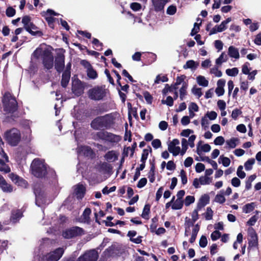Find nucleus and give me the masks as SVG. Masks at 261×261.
<instances>
[{
    "label": "nucleus",
    "mask_w": 261,
    "mask_h": 261,
    "mask_svg": "<svg viewBox=\"0 0 261 261\" xmlns=\"http://www.w3.org/2000/svg\"><path fill=\"white\" fill-rule=\"evenodd\" d=\"M206 220H212L213 216V211L210 207L206 208V212L203 214Z\"/></svg>",
    "instance_id": "obj_47"
},
{
    "label": "nucleus",
    "mask_w": 261,
    "mask_h": 261,
    "mask_svg": "<svg viewBox=\"0 0 261 261\" xmlns=\"http://www.w3.org/2000/svg\"><path fill=\"white\" fill-rule=\"evenodd\" d=\"M242 113V112L240 109L236 108L232 111L231 114V117L233 119L236 120L238 118V116L240 115Z\"/></svg>",
    "instance_id": "obj_62"
},
{
    "label": "nucleus",
    "mask_w": 261,
    "mask_h": 261,
    "mask_svg": "<svg viewBox=\"0 0 261 261\" xmlns=\"http://www.w3.org/2000/svg\"><path fill=\"white\" fill-rule=\"evenodd\" d=\"M100 168L108 173L110 172L112 169V166L107 163H102L100 166Z\"/></svg>",
    "instance_id": "obj_56"
},
{
    "label": "nucleus",
    "mask_w": 261,
    "mask_h": 261,
    "mask_svg": "<svg viewBox=\"0 0 261 261\" xmlns=\"http://www.w3.org/2000/svg\"><path fill=\"white\" fill-rule=\"evenodd\" d=\"M243 166L240 165L237 169V174L241 179L244 178L246 176V173L243 171Z\"/></svg>",
    "instance_id": "obj_57"
},
{
    "label": "nucleus",
    "mask_w": 261,
    "mask_h": 261,
    "mask_svg": "<svg viewBox=\"0 0 261 261\" xmlns=\"http://www.w3.org/2000/svg\"><path fill=\"white\" fill-rule=\"evenodd\" d=\"M77 153L79 155H84L89 158H92L93 155V152L91 148L86 146H78Z\"/></svg>",
    "instance_id": "obj_14"
},
{
    "label": "nucleus",
    "mask_w": 261,
    "mask_h": 261,
    "mask_svg": "<svg viewBox=\"0 0 261 261\" xmlns=\"http://www.w3.org/2000/svg\"><path fill=\"white\" fill-rule=\"evenodd\" d=\"M145 56L147 58H148V61L146 63L147 65H149L156 60V56L153 53H147L146 54H145Z\"/></svg>",
    "instance_id": "obj_40"
},
{
    "label": "nucleus",
    "mask_w": 261,
    "mask_h": 261,
    "mask_svg": "<svg viewBox=\"0 0 261 261\" xmlns=\"http://www.w3.org/2000/svg\"><path fill=\"white\" fill-rule=\"evenodd\" d=\"M199 246L202 248H204L207 246V240L206 237L202 235L199 240Z\"/></svg>",
    "instance_id": "obj_59"
},
{
    "label": "nucleus",
    "mask_w": 261,
    "mask_h": 261,
    "mask_svg": "<svg viewBox=\"0 0 261 261\" xmlns=\"http://www.w3.org/2000/svg\"><path fill=\"white\" fill-rule=\"evenodd\" d=\"M198 65V63H196L194 60H190L187 61L186 64L183 66V68L185 69L188 68L193 69H196Z\"/></svg>",
    "instance_id": "obj_33"
},
{
    "label": "nucleus",
    "mask_w": 261,
    "mask_h": 261,
    "mask_svg": "<svg viewBox=\"0 0 261 261\" xmlns=\"http://www.w3.org/2000/svg\"><path fill=\"white\" fill-rule=\"evenodd\" d=\"M162 103L163 104H166L169 107H171L173 105L174 101L173 98L171 96H168L166 98V100H162Z\"/></svg>",
    "instance_id": "obj_54"
},
{
    "label": "nucleus",
    "mask_w": 261,
    "mask_h": 261,
    "mask_svg": "<svg viewBox=\"0 0 261 261\" xmlns=\"http://www.w3.org/2000/svg\"><path fill=\"white\" fill-rule=\"evenodd\" d=\"M195 201V197L193 196H187L185 200V204L186 206H189Z\"/></svg>",
    "instance_id": "obj_53"
},
{
    "label": "nucleus",
    "mask_w": 261,
    "mask_h": 261,
    "mask_svg": "<svg viewBox=\"0 0 261 261\" xmlns=\"http://www.w3.org/2000/svg\"><path fill=\"white\" fill-rule=\"evenodd\" d=\"M180 175L181 177V183L183 185H186L188 182V178L186 174V172L184 169L181 170L180 172Z\"/></svg>",
    "instance_id": "obj_49"
},
{
    "label": "nucleus",
    "mask_w": 261,
    "mask_h": 261,
    "mask_svg": "<svg viewBox=\"0 0 261 261\" xmlns=\"http://www.w3.org/2000/svg\"><path fill=\"white\" fill-rule=\"evenodd\" d=\"M239 73V70L237 67H234L231 69H227L226 70V73L230 76H235Z\"/></svg>",
    "instance_id": "obj_45"
},
{
    "label": "nucleus",
    "mask_w": 261,
    "mask_h": 261,
    "mask_svg": "<svg viewBox=\"0 0 261 261\" xmlns=\"http://www.w3.org/2000/svg\"><path fill=\"white\" fill-rule=\"evenodd\" d=\"M177 11L176 7L174 5H170L169 6L166 11V13L167 14L172 15L176 13Z\"/></svg>",
    "instance_id": "obj_50"
},
{
    "label": "nucleus",
    "mask_w": 261,
    "mask_h": 261,
    "mask_svg": "<svg viewBox=\"0 0 261 261\" xmlns=\"http://www.w3.org/2000/svg\"><path fill=\"white\" fill-rule=\"evenodd\" d=\"M258 219V217L257 215H254L252 216L249 220L247 221V224L249 226H253L255 224L256 222Z\"/></svg>",
    "instance_id": "obj_64"
},
{
    "label": "nucleus",
    "mask_w": 261,
    "mask_h": 261,
    "mask_svg": "<svg viewBox=\"0 0 261 261\" xmlns=\"http://www.w3.org/2000/svg\"><path fill=\"white\" fill-rule=\"evenodd\" d=\"M184 201L182 200L177 199L172 205L171 207L173 210H180L182 207Z\"/></svg>",
    "instance_id": "obj_39"
},
{
    "label": "nucleus",
    "mask_w": 261,
    "mask_h": 261,
    "mask_svg": "<svg viewBox=\"0 0 261 261\" xmlns=\"http://www.w3.org/2000/svg\"><path fill=\"white\" fill-rule=\"evenodd\" d=\"M3 111L5 114H12L17 110V101L11 93L6 92L2 99Z\"/></svg>",
    "instance_id": "obj_2"
},
{
    "label": "nucleus",
    "mask_w": 261,
    "mask_h": 261,
    "mask_svg": "<svg viewBox=\"0 0 261 261\" xmlns=\"http://www.w3.org/2000/svg\"><path fill=\"white\" fill-rule=\"evenodd\" d=\"M65 63V56L63 53H60L57 55L55 59V68L58 72H61L64 67Z\"/></svg>",
    "instance_id": "obj_13"
},
{
    "label": "nucleus",
    "mask_w": 261,
    "mask_h": 261,
    "mask_svg": "<svg viewBox=\"0 0 261 261\" xmlns=\"http://www.w3.org/2000/svg\"><path fill=\"white\" fill-rule=\"evenodd\" d=\"M186 78V76L185 74L181 75L180 76H178L176 79L175 86H178L180 85L181 84H183L185 82L184 81Z\"/></svg>",
    "instance_id": "obj_61"
},
{
    "label": "nucleus",
    "mask_w": 261,
    "mask_h": 261,
    "mask_svg": "<svg viewBox=\"0 0 261 261\" xmlns=\"http://www.w3.org/2000/svg\"><path fill=\"white\" fill-rule=\"evenodd\" d=\"M97 257V252L95 250H92L80 256L76 261H96Z\"/></svg>",
    "instance_id": "obj_9"
},
{
    "label": "nucleus",
    "mask_w": 261,
    "mask_h": 261,
    "mask_svg": "<svg viewBox=\"0 0 261 261\" xmlns=\"http://www.w3.org/2000/svg\"><path fill=\"white\" fill-rule=\"evenodd\" d=\"M50 49L44 45H41L39 47H38L34 51L33 54V57L38 59L41 57L42 58L45 57V53L49 51Z\"/></svg>",
    "instance_id": "obj_17"
},
{
    "label": "nucleus",
    "mask_w": 261,
    "mask_h": 261,
    "mask_svg": "<svg viewBox=\"0 0 261 261\" xmlns=\"http://www.w3.org/2000/svg\"><path fill=\"white\" fill-rule=\"evenodd\" d=\"M22 22L23 24L24 29H29V25L32 23L31 17L29 16H24L22 19Z\"/></svg>",
    "instance_id": "obj_42"
},
{
    "label": "nucleus",
    "mask_w": 261,
    "mask_h": 261,
    "mask_svg": "<svg viewBox=\"0 0 261 261\" xmlns=\"http://www.w3.org/2000/svg\"><path fill=\"white\" fill-rule=\"evenodd\" d=\"M220 159H221V163L224 167H228L230 165V160L228 158L221 155L219 158V160Z\"/></svg>",
    "instance_id": "obj_60"
},
{
    "label": "nucleus",
    "mask_w": 261,
    "mask_h": 261,
    "mask_svg": "<svg viewBox=\"0 0 261 261\" xmlns=\"http://www.w3.org/2000/svg\"><path fill=\"white\" fill-rule=\"evenodd\" d=\"M201 25V21L199 23L195 22L194 25V28L192 29L191 32L190 33V35L193 36L197 34V33L199 32L200 30V26Z\"/></svg>",
    "instance_id": "obj_46"
},
{
    "label": "nucleus",
    "mask_w": 261,
    "mask_h": 261,
    "mask_svg": "<svg viewBox=\"0 0 261 261\" xmlns=\"http://www.w3.org/2000/svg\"><path fill=\"white\" fill-rule=\"evenodd\" d=\"M83 234H84V230L81 227L75 226L64 230L62 236L64 238L71 239Z\"/></svg>",
    "instance_id": "obj_7"
},
{
    "label": "nucleus",
    "mask_w": 261,
    "mask_h": 261,
    "mask_svg": "<svg viewBox=\"0 0 261 261\" xmlns=\"http://www.w3.org/2000/svg\"><path fill=\"white\" fill-rule=\"evenodd\" d=\"M105 158L107 161L109 162L112 161H115L118 159L117 155L115 154L114 151L113 150L109 151L106 153L105 155Z\"/></svg>",
    "instance_id": "obj_32"
},
{
    "label": "nucleus",
    "mask_w": 261,
    "mask_h": 261,
    "mask_svg": "<svg viewBox=\"0 0 261 261\" xmlns=\"http://www.w3.org/2000/svg\"><path fill=\"white\" fill-rule=\"evenodd\" d=\"M115 118L112 113L107 114L103 116H99V128L109 129L115 123Z\"/></svg>",
    "instance_id": "obj_4"
},
{
    "label": "nucleus",
    "mask_w": 261,
    "mask_h": 261,
    "mask_svg": "<svg viewBox=\"0 0 261 261\" xmlns=\"http://www.w3.org/2000/svg\"><path fill=\"white\" fill-rule=\"evenodd\" d=\"M150 212V205L149 204H146L144 207L141 217L146 220L149 219V214Z\"/></svg>",
    "instance_id": "obj_31"
},
{
    "label": "nucleus",
    "mask_w": 261,
    "mask_h": 261,
    "mask_svg": "<svg viewBox=\"0 0 261 261\" xmlns=\"http://www.w3.org/2000/svg\"><path fill=\"white\" fill-rule=\"evenodd\" d=\"M11 171L10 168L7 165L4 160L0 159V171L5 173L10 172Z\"/></svg>",
    "instance_id": "obj_35"
},
{
    "label": "nucleus",
    "mask_w": 261,
    "mask_h": 261,
    "mask_svg": "<svg viewBox=\"0 0 261 261\" xmlns=\"http://www.w3.org/2000/svg\"><path fill=\"white\" fill-rule=\"evenodd\" d=\"M181 145H182V149L180 151L181 155H183L186 152L188 148V141L185 139L182 138L181 139Z\"/></svg>",
    "instance_id": "obj_48"
},
{
    "label": "nucleus",
    "mask_w": 261,
    "mask_h": 261,
    "mask_svg": "<svg viewBox=\"0 0 261 261\" xmlns=\"http://www.w3.org/2000/svg\"><path fill=\"white\" fill-rule=\"evenodd\" d=\"M255 163V159L251 158L248 159L244 164L245 169L247 171L252 169V165Z\"/></svg>",
    "instance_id": "obj_41"
},
{
    "label": "nucleus",
    "mask_w": 261,
    "mask_h": 261,
    "mask_svg": "<svg viewBox=\"0 0 261 261\" xmlns=\"http://www.w3.org/2000/svg\"><path fill=\"white\" fill-rule=\"evenodd\" d=\"M205 116L208 117L211 120H214L216 119L217 114L215 111L207 112Z\"/></svg>",
    "instance_id": "obj_63"
},
{
    "label": "nucleus",
    "mask_w": 261,
    "mask_h": 261,
    "mask_svg": "<svg viewBox=\"0 0 261 261\" xmlns=\"http://www.w3.org/2000/svg\"><path fill=\"white\" fill-rule=\"evenodd\" d=\"M91 213V210L89 208H87L84 211L81 218L82 222L88 223L89 221V215Z\"/></svg>",
    "instance_id": "obj_37"
},
{
    "label": "nucleus",
    "mask_w": 261,
    "mask_h": 261,
    "mask_svg": "<svg viewBox=\"0 0 261 261\" xmlns=\"http://www.w3.org/2000/svg\"><path fill=\"white\" fill-rule=\"evenodd\" d=\"M34 193L36 196V204L38 206H41L42 204H45V197L44 192L42 189L38 187L34 188Z\"/></svg>",
    "instance_id": "obj_8"
},
{
    "label": "nucleus",
    "mask_w": 261,
    "mask_h": 261,
    "mask_svg": "<svg viewBox=\"0 0 261 261\" xmlns=\"http://www.w3.org/2000/svg\"><path fill=\"white\" fill-rule=\"evenodd\" d=\"M221 232L217 230H216L214 231H213L211 235V239L213 241H216L217 240L219 239L221 237Z\"/></svg>",
    "instance_id": "obj_55"
},
{
    "label": "nucleus",
    "mask_w": 261,
    "mask_h": 261,
    "mask_svg": "<svg viewBox=\"0 0 261 261\" xmlns=\"http://www.w3.org/2000/svg\"><path fill=\"white\" fill-rule=\"evenodd\" d=\"M199 182L200 185H209L212 182V178L207 176H201L199 177Z\"/></svg>",
    "instance_id": "obj_44"
},
{
    "label": "nucleus",
    "mask_w": 261,
    "mask_h": 261,
    "mask_svg": "<svg viewBox=\"0 0 261 261\" xmlns=\"http://www.w3.org/2000/svg\"><path fill=\"white\" fill-rule=\"evenodd\" d=\"M144 97L148 104H151L152 102L153 97L152 95L148 91H145L143 93Z\"/></svg>",
    "instance_id": "obj_52"
},
{
    "label": "nucleus",
    "mask_w": 261,
    "mask_h": 261,
    "mask_svg": "<svg viewBox=\"0 0 261 261\" xmlns=\"http://www.w3.org/2000/svg\"><path fill=\"white\" fill-rule=\"evenodd\" d=\"M58 14L54 12L52 10L48 9L47 11L45 13L44 16L45 17V18L46 20L47 21L48 25L50 28L54 29V22L55 21V18H53V15H57Z\"/></svg>",
    "instance_id": "obj_16"
},
{
    "label": "nucleus",
    "mask_w": 261,
    "mask_h": 261,
    "mask_svg": "<svg viewBox=\"0 0 261 261\" xmlns=\"http://www.w3.org/2000/svg\"><path fill=\"white\" fill-rule=\"evenodd\" d=\"M44 67L47 69H51L54 66V57L50 51L45 53V57L42 59Z\"/></svg>",
    "instance_id": "obj_11"
},
{
    "label": "nucleus",
    "mask_w": 261,
    "mask_h": 261,
    "mask_svg": "<svg viewBox=\"0 0 261 261\" xmlns=\"http://www.w3.org/2000/svg\"><path fill=\"white\" fill-rule=\"evenodd\" d=\"M0 188L4 192L10 193L13 191L12 187L3 177L0 179Z\"/></svg>",
    "instance_id": "obj_21"
},
{
    "label": "nucleus",
    "mask_w": 261,
    "mask_h": 261,
    "mask_svg": "<svg viewBox=\"0 0 261 261\" xmlns=\"http://www.w3.org/2000/svg\"><path fill=\"white\" fill-rule=\"evenodd\" d=\"M5 140L11 146H17L21 139L19 130L16 128L7 130L3 135Z\"/></svg>",
    "instance_id": "obj_3"
},
{
    "label": "nucleus",
    "mask_w": 261,
    "mask_h": 261,
    "mask_svg": "<svg viewBox=\"0 0 261 261\" xmlns=\"http://www.w3.org/2000/svg\"><path fill=\"white\" fill-rule=\"evenodd\" d=\"M179 144V140L177 139H174L168 144V151L172 153L173 156L177 155L180 151V147L179 146H176V145Z\"/></svg>",
    "instance_id": "obj_12"
},
{
    "label": "nucleus",
    "mask_w": 261,
    "mask_h": 261,
    "mask_svg": "<svg viewBox=\"0 0 261 261\" xmlns=\"http://www.w3.org/2000/svg\"><path fill=\"white\" fill-rule=\"evenodd\" d=\"M88 95L89 97L92 100L98 99V88L94 87L88 91Z\"/></svg>",
    "instance_id": "obj_29"
},
{
    "label": "nucleus",
    "mask_w": 261,
    "mask_h": 261,
    "mask_svg": "<svg viewBox=\"0 0 261 261\" xmlns=\"http://www.w3.org/2000/svg\"><path fill=\"white\" fill-rule=\"evenodd\" d=\"M170 0H151L154 7V10L156 12L163 11L166 4Z\"/></svg>",
    "instance_id": "obj_15"
},
{
    "label": "nucleus",
    "mask_w": 261,
    "mask_h": 261,
    "mask_svg": "<svg viewBox=\"0 0 261 261\" xmlns=\"http://www.w3.org/2000/svg\"><path fill=\"white\" fill-rule=\"evenodd\" d=\"M228 54L231 57L238 59L240 57L239 50L233 46H230L228 50Z\"/></svg>",
    "instance_id": "obj_26"
},
{
    "label": "nucleus",
    "mask_w": 261,
    "mask_h": 261,
    "mask_svg": "<svg viewBox=\"0 0 261 261\" xmlns=\"http://www.w3.org/2000/svg\"><path fill=\"white\" fill-rule=\"evenodd\" d=\"M150 169L149 172L148 173V177L149 178V181L150 182L152 183L155 180V164L154 161L153 162H150Z\"/></svg>",
    "instance_id": "obj_28"
},
{
    "label": "nucleus",
    "mask_w": 261,
    "mask_h": 261,
    "mask_svg": "<svg viewBox=\"0 0 261 261\" xmlns=\"http://www.w3.org/2000/svg\"><path fill=\"white\" fill-rule=\"evenodd\" d=\"M70 77V71L66 70L62 74L61 85L63 87H66L69 83Z\"/></svg>",
    "instance_id": "obj_25"
},
{
    "label": "nucleus",
    "mask_w": 261,
    "mask_h": 261,
    "mask_svg": "<svg viewBox=\"0 0 261 261\" xmlns=\"http://www.w3.org/2000/svg\"><path fill=\"white\" fill-rule=\"evenodd\" d=\"M210 202V196L208 195L205 194L201 196L197 203V206L198 209H201Z\"/></svg>",
    "instance_id": "obj_20"
},
{
    "label": "nucleus",
    "mask_w": 261,
    "mask_h": 261,
    "mask_svg": "<svg viewBox=\"0 0 261 261\" xmlns=\"http://www.w3.org/2000/svg\"><path fill=\"white\" fill-rule=\"evenodd\" d=\"M81 64L86 69L88 76L91 79H94L97 76L96 71L93 68L90 63L85 60H82Z\"/></svg>",
    "instance_id": "obj_10"
},
{
    "label": "nucleus",
    "mask_w": 261,
    "mask_h": 261,
    "mask_svg": "<svg viewBox=\"0 0 261 261\" xmlns=\"http://www.w3.org/2000/svg\"><path fill=\"white\" fill-rule=\"evenodd\" d=\"M9 176L11 179L18 186L21 187H25L27 186V181L18 175L11 173L10 174Z\"/></svg>",
    "instance_id": "obj_18"
},
{
    "label": "nucleus",
    "mask_w": 261,
    "mask_h": 261,
    "mask_svg": "<svg viewBox=\"0 0 261 261\" xmlns=\"http://www.w3.org/2000/svg\"><path fill=\"white\" fill-rule=\"evenodd\" d=\"M32 174L37 178H43L47 174L52 176L55 175V171L49 168L43 159H35L31 165Z\"/></svg>",
    "instance_id": "obj_1"
},
{
    "label": "nucleus",
    "mask_w": 261,
    "mask_h": 261,
    "mask_svg": "<svg viewBox=\"0 0 261 261\" xmlns=\"http://www.w3.org/2000/svg\"><path fill=\"white\" fill-rule=\"evenodd\" d=\"M99 139L105 142L114 144L119 142L121 139V136L108 132L104 129L99 131Z\"/></svg>",
    "instance_id": "obj_5"
},
{
    "label": "nucleus",
    "mask_w": 261,
    "mask_h": 261,
    "mask_svg": "<svg viewBox=\"0 0 261 261\" xmlns=\"http://www.w3.org/2000/svg\"><path fill=\"white\" fill-rule=\"evenodd\" d=\"M197 82L200 86L207 87L208 85V81L204 76L198 75L196 78Z\"/></svg>",
    "instance_id": "obj_34"
},
{
    "label": "nucleus",
    "mask_w": 261,
    "mask_h": 261,
    "mask_svg": "<svg viewBox=\"0 0 261 261\" xmlns=\"http://www.w3.org/2000/svg\"><path fill=\"white\" fill-rule=\"evenodd\" d=\"M22 217V212L20 210H13L12 212V215L10 221L13 223L17 222Z\"/></svg>",
    "instance_id": "obj_22"
},
{
    "label": "nucleus",
    "mask_w": 261,
    "mask_h": 261,
    "mask_svg": "<svg viewBox=\"0 0 261 261\" xmlns=\"http://www.w3.org/2000/svg\"><path fill=\"white\" fill-rule=\"evenodd\" d=\"M25 30L33 36H41L43 35L42 32L38 30V28L33 22L29 25V29Z\"/></svg>",
    "instance_id": "obj_23"
},
{
    "label": "nucleus",
    "mask_w": 261,
    "mask_h": 261,
    "mask_svg": "<svg viewBox=\"0 0 261 261\" xmlns=\"http://www.w3.org/2000/svg\"><path fill=\"white\" fill-rule=\"evenodd\" d=\"M116 247L115 245H112L111 246L107 248L104 251V253L106 256L110 257L114 255L116 252Z\"/></svg>",
    "instance_id": "obj_30"
},
{
    "label": "nucleus",
    "mask_w": 261,
    "mask_h": 261,
    "mask_svg": "<svg viewBox=\"0 0 261 261\" xmlns=\"http://www.w3.org/2000/svg\"><path fill=\"white\" fill-rule=\"evenodd\" d=\"M188 87V84L186 82H184L179 89L180 98L181 100H183L185 96L187 95V89Z\"/></svg>",
    "instance_id": "obj_36"
},
{
    "label": "nucleus",
    "mask_w": 261,
    "mask_h": 261,
    "mask_svg": "<svg viewBox=\"0 0 261 261\" xmlns=\"http://www.w3.org/2000/svg\"><path fill=\"white\" fill-rule=\"evenodd\" d=\"M64 253L63 248H58L53 251L47 253L42 258V261H58Z\"/></svg>",
    "instance_id": "obj_6"
},
{
    "label": "nucleus",
    "mask_w": 261,
    "mask_h": 261,
    "mask_svg": "<svg viewBox=\"0 0 261 261\" xmlns=\"http://www.w3.org/2000/svg\"><path fill=\"white\" fill-rule=\"evenodd\" d=\"M109 92L108 89L105 88V86L99 87V100L102 99L106 96V94Z\"/></svg>",
    "instance_id": "obj_43"
},
{
    "label": "nucleus",
    "mask_w": 261,
    "mask_h": 261,
    "mask_svg": "<svg viewBox=\"0 0 261 261\" xmlns=\"http://www.w3.org/2000/svg\"><path fill=\"white\" fill-rule=\"evenodd\" d=\"M168 81V78L167 75H164L162 77L160 76V75H158L156 76L155 80L154 81L155 84H159L160 81L162 82H166Z\"/></svg>",
    "instance_id": "obj_58"
},
{
    "label": "nucleus",
    "mask_w": 261,
    "mask_h": 261,
    "mask_svg": "<svg viewBox=\"0 0 261 261\" xmlns=\"http://www.w3.org/2000/svg\"><path fill=\"white\" fill-rule=\"evenodd\" d=\"M239 141V139L238 138H231L230 139L226 141V144L230 148H234L237 146V142Z\"/></svg>",
    "instance_id": "obj_38"
},
{
    "label": "nucleus",
    "mask_w": 261,
    "mask_h": 261,
    "mask_svg": "<svg viewBox=\"0 0 261 261\" xmlns=\"http://www.w3.org/2000/svg\"><path fill=\"white\" fill-rule=\"evenodd\" d=\"M226 199L223 194H217L215 198V201L221 204L225 202Z\"/></svg>",
    "instance_id": "obj_51"
},
{
    "label": "nucleus",
    "mask_w": 261,
    "mask_h": 261,
    "mask_svg": "<svg viewBox=\"0 0 261 261\" xmlns=\"http://www.w3.org/2000/svg\"><path fill=\"white\" fill-rule=\"evenodd\" d=\"M85 191V187L83 185L78 184L75 186L74 193L78 199H82L84 197Z\"/></svg>",
    "instance_id": "obj_19"
},
{
    "label": "nucleus",
    "mask_w": 261,
    "mask_h": 261,
    "mask_svg": "<svg viewBox=\"0 0 261 261\" xmlns=\"http://www.w3.org/2000/svg\"><path fill=\"white\" fill-rule=\"evenodd\" d=\"M256 206V203L252 202L249 203H247L243 207V212L245 213L248 214L252 212Z\"/></svg>",
    "instance_id": "obj_27"
},
{
    "label": "nucleus",
    "mask_w": 261,
    "mask_h": 261,
    "mask_svg": "<svg viewBox=\"0 0 261 261\" xmlns=\"http://www.w3.org/2000/svg\"><path fill=\"white\" fill-rule=\"evenodd\" d=\"M227 29V26H225L224 24L221 22L220 25H216L214 27L209 33V35H212L217 33L218 32H222Z\"/></svg>",
    "instance_id": "obj_24"
}]
</instances>
